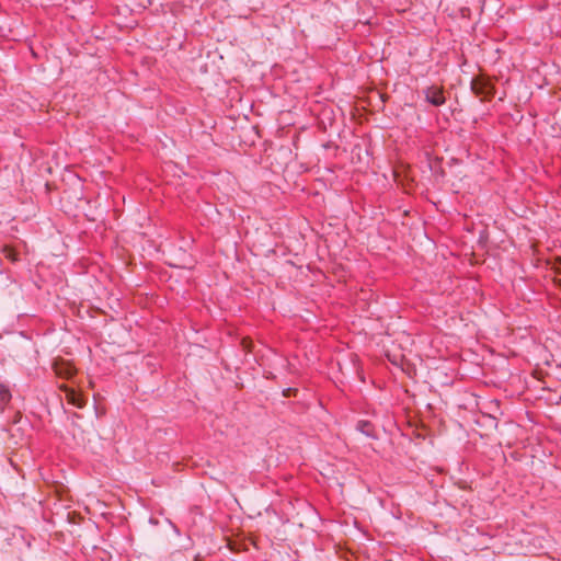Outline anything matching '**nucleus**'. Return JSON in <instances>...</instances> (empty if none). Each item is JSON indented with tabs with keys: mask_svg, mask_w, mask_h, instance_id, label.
<instances>
[{
	"mask_svg": "<svg viewBox=\"0 0 561 561\" xmlns=\"http://www.w3.org/2000/svg\"><path fill=\"white\" fill-rule=\"evenodd\" d=\"M470 89L481 102H489L494 98L495 87L485 75L476 76L471 80Z\"/></svg>",
	"mask_w": 561,
	"mask_h": 561,
	"instance_id": "nucleus-1",
	"label": "nucleus"
},
{
	"mask_svg": "<svg viewBox=\"0 0 561 561\" xmlns=\"http://www.w3.org/2000/svg\"><path fill=\"white\" fill-rule=\"evenodd\" d=\"M387 358L391 364L400 366L408 375L416 373L415 363L407 359L403 353H387Z\"/></svg>",
	"mask_w": 561,
	"mask_h": 561,
	"instance_id": "nucleus-2",
	"label": "nucleus"
},
{
	"mask_svg": "<svg viewBox=\"0 0 561 561\" xmlns=\"http://www.w3.org/2000/svg\"><path fill=\"white\" fill-rule=\"evenodd\" d=\"M424 94L425 100L434 106H442L446 102L443 85L433 84L424 91Z\"/></svg>",
	"mask_w": 561,
	"mask_h": 561,
	"instance_id": "nucleus-3",
	"label": "nucleus"
},
{
	"mask_svg": "<svg viewBox=\"0 0 561 561\" xmlns=\"http://www.w3.org/2000/svg\"><path fill=\"white\" fill-rule=\"evenodd\" d=\"M53 368L57 376L66 379L71 378L77 371L70 362L64 360L61 358H58L54 362Z\"/></svg>",
	"mask_w": 561,
	"mask_h": 561,
	"instance_id": "nucleus-4",
	"label": "nucleus"
},
{
	"mask_svg": "<svg viewBox=\"0 0 561 561\" xmlns=\"http://www.w3.org/2000/svg\"><path fill=\"white\" fill-rule=\"evenodd\" d=\"M60 389L65 392L66 400L68 401V403L72 404L79 409H81L85 405L84 399L79 393H77L73 389L69 388L66 385H61Z\"/></svg>",
	"mask_w": 561,
	"mask_h": 561,
	"instance_id": "nucleus-5",
	"label": "nucleus"
},
{
	"mask_svg": "<svg viewBox=\"0 0 561 561\" xmlns=\"http://www.w3.org/2000/svg\"><path fill=\"white\" fill-rule=\"evenodd\" d=\"M73 425V437L80 439L82 443L85 440H91V437L95 434V430L93 426H90L88 430H83L82 425L76 421L72 422Z\"/></svg>",
	"mask_w": 561,
	"mask_h": 561,
	"instance_id": "nucleus-6",
	"label": "nucleus"
},
{
	"mask_svg": "<svg viewBox=\"0 0 561 561\" xmlns=\"http://www.w3.org/2000/svg\"><path fill=\"white\" fill-rule=\"evenodd\" d=\"M11 399V393L9 389L0 383V403L5 405Z\"/></svg>",
	"mask_w": 561,
	"mask_h": 561,
	"instance_id": "nucleus-7",
	"label": "nucleus"
},
{
	"mask_svg": "<svg viewBox=\"0 0 561 561\" xmlns=\"http://www.w3.org/2000/svg\"><path fill=\"white\" fill-rule=\"evenodd\" d=\"M2 252L8 260L12 262L18 261V254L13 248L5 245L3 247Z\"/></svg>",
	"mask_w": 561,
	"mask_h": 561,
	"instance_id": "nucleus-8",
	"label": "nucleus"
},
{
	"mask_svg": "<svg viewBox=\"0 0 561 561\" xmlns=\"http://www.w3.org/2000/svg\"><path fill=\"white\" fill-rule=\"evenodd\" d=\"M357 430L360 431L363 434L369 436L371 434V426L366 421H360L357 424Z\"/></svg>",
	"mask_w": 561,
	"mask_h": 561,
	"instance_id": "nucleus-9",
	"label": "nucleus"
},
{
	"mask_svg": "<svg viewBox=\"0 0 561 561\" xmlns=\"http://www.w3.org/2000/svg\"><path fill=\"white\" fill-rule=\"evenodd\" d=\"M228 546L231 551H240L243 549L242 541L229 540Z\"/></svg>",
	"mask_w": 561,
	"mask_h": 561,
	"instance_id": "nucleus-10",
	"label": "nucleus"
},
{
	"mask_svg": "<svg viewBox=\"0 0 561 561\" xmlns=\"http://www.w3.org/2000/svg\"><path fill=\"white\" fill-rule=\"evenodd\" d=\"M322 147H323L324 149H330V148H332V147H334L335 149H337V148H339V147H337V145H335V144H333V142H331V141H329V142H327V144H323V145H322Z\"/></svg>",
	"mask_w": 561,
	"mask_h": 561,
	"instance_id": "nucleus-11",
	"label": "nucleus"
},
{
	"mask_svg": "<svg viewBox=\"0 0 561 561\" xmlns=\"http://www.w3.org/2000/svg\"><path fill=\"white\" fill-rule=\"evenodd\" d=\"M248 351H252L254 345L253 341L248 336V344H247Z\"/></svg>",
	"mask_w": 561,
	"mask_h": 561,
	"instance_id": "nucleus-12",
	"label": "nucleus"
},
{
	"mask_svg": "<svg viewBox=\"0 0 561 561\" xmlns=\"http://www.w3.org/2000/svg\"><path fill=\"white\" fill-rule=\"evenodd\" d=\"M545 355H549L550 357H552V354H551V353H545ZM543 362H545V364H546V365H548V366L551 364V359H548V356H546V358H545V360H543Z\"/></svg>",
	"mask_w": 561,
	"mask_h": 561,
	"instance_id": "nucleus-13",
	"label": "nucleus"
},
{
	"mask_svg": "<svg viewBox=\"0 0 561 561\" xmlns=\"http://www.w3.org/2000/svg\"><path fill=\"white\" fill-rule=\"evenodd\" d=\"M492 9L497 11V10H500V5H499L497 3H494V4L492 5Z\"/></svg>",
	"mask_w": 561,
	"mask_h": 561,
	"instance_id": "nucleus-14",
	"label": "nucleus"
},
{
	"mask_svg": "<svg viewBox=\"0 0 561 561\" xmlns=\"http://www.w3.org/2000/svg\"><path fill=\"white\" fill-rule=\"evenodd\" d=\"M291 389H287V392H285V396H288Z\"/></svg>",
	"mask_w": 561,
	"mask_h": 561,
	"instance_id": "nucleus-15",
	"label": "nucleus"
}]
</instances>
